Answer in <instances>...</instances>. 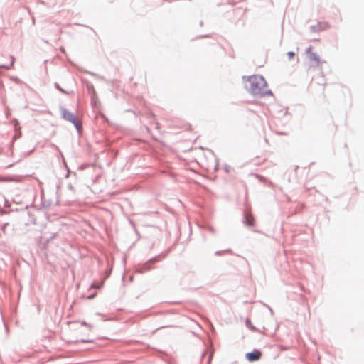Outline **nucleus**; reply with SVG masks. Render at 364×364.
I'll list each match as a JSON object with an SVG mask.
<instances>
[{"mask_svg":"<svg viewBox=\"0 0 364 364\" xmlns=\"http://www.w3.org/2000/svg\"><path fill=\"white\" fill-rule=\"evenodd\" d=\"M247 326H249L250 328L254 329L253 326L251 323V321L249 319L246 320Z\"/></svg>","mask_w":364,"mask_h":364,"instance_id":"obj_7","label":"nucleus"},{"mask_svg":"<svg viewBox=\"0 0 364 364\" xmlns=\"http://www.w3.org/2000/svg\"><path fill=\"white\" fill-rule=\"evenodd\" d=\"M254 217L251 213H245V223L248 226H253L254 225Z\"/></svg>","mask_w":364,"mask_h":364,"instance_id":"obj_5","label":"nucleus"},{"mask_svg":"<svg viewBox=\"0 0 364 364\" xmlns=\"http://www.w3.org/2000/svg\"><path fill=\"white\" fill-rule=\"evenodd\" d=\"M249 90L253 95L265 94L267 87V82L261 75H253L248 77Z\"/></svg>","mask_w":364,"mask_h":364,"instance_id":"obj_1","label":"nucleus"},{"mask_svg":"<svg viewBox=\"0 0 364 364\" xmlns=\"http://www.w3.org/2000/svg\"><path fill=\"white\" fill-rule=\"evenodd\" d=\"M83 324H84L85 326H87V328L90 331L91 330V328H92V326H91V325H90V324H86L85 323H83Z\"/></svg>","mask_w":364,"mask_h":364,"instance_id":"obj_8","label":"nucleus"},{"mask_svg":"<svg viewBox=\"0 0 364 364\" xmlns=\"http://www.w3.org/2000/svg\"><path fill=\"white\" fill-rule=\"evenodd\" d=\"M287 55L289 57V59H291V58H293L294 57L295 53L294 52H292V51H290V52L287 53Z\"/></svg>","mask_w":364,"mask_h":364,"instance_id":"obj_6","label":"nucleus"},{"mask_svg":"<svg viewBox=\"0 0 364 364\" xmlns=\"http://www.w3.org/2000/svg\"><path fill=\"white\" fill-rule=\"evenodd\" d=\"M261 356H262V353L257 350H255L252 352L247 353L245 355L246 358L250 362H254V361L259 360L260 359Z\"/></svg>","mask_w":364,"mask_h":364,"instance_id":"obj_2","label":"nucleus"},{"mask_svg":"<svg viewBox=\"0 0 364 364\" xmlns=\"http://www.w3.org/2000/svg\"><path fill=\"white\" fill-rule=\"evenodd\" d=\"M311 49L312 48L311 46L307 49V53L309 54V59L316 61L317 63H320L321 60L319 56L316 53H312Z\"/></svg>","mask_w":364,"mask_h":364,"instance_id":"obj_4","label":"nucleus"},{"mask_svg":"<svg viewBox=\"0 0 364 364\" xmlns=\"http://www.w3.org/2000/svg\"><path fill=\"white\" fill-rule=\"evenodd\" d=\"M62 115L65 119H66L69 122H71L74 124L76 123V119H75V116L71 112L66 110L65 109H62Z\"/></svg>","mask_w":364,"mask_h":364,"instance_id":"obj_3","label":"nucleus"},{"mask_svg":"<svg viewBox=\"0 0 364 364\" xmlns=\"http://www.w3.org/2000/svg\"><path fill=\"white\" fill-rule=\"evenodd\" d=\"M92 298H93V296H89V299H92Z\"/></svg>","mask_w":364,"mask_h":364,"instance_id":"obj_10","label":"nucleus"},{"mask_svg":"<svg viewBox=\"0 0 364 364\" xmlns=\"http://www.w3.org/2000/svg\"><path fill=\"white\" fill-rule=\"evenodd\" d=\"M82 341H84V342H89V341H90V340L86 339V340H82Z\"/></svg>","mask_w":364,"mask_h":364,"instance_id":"obj_9","label":"nucleus"}]
</instances>
